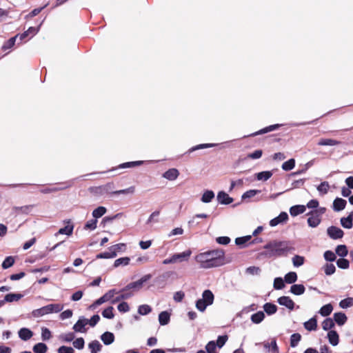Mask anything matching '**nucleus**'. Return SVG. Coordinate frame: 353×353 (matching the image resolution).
<instances>
[{
    "mask_svg": "<svg viewBox=\"0 0 353 353\" xmlns=\"http://www.w3.org/2000/svg\"><path fill=\"white\" fill-rule=\"evenodd\" d=\"M295 166V161L294 159H290L288 161L284 162L282 165V169L285 171H290L292 170Z\"/></svg>",
    "mask_w": 353,
    "mask_h": 353,
    "instance_id": "nucleus-48",
    "label": "nucleus"
},
{
    "mask_svg": "<svg viewBox=\"0 0 353 353\" xmlns=\"http://www.w3.org/2000/svg\"><path fill=\"white\" fill-rule=\"evenodd\" d=\"M101 339L105 345H109L114 342V335L112 332H105L101 336Z\"/></svg>",
    "mask_w": 353,
    "mask_h": 353,
    "instance_id": "nucleus-18",
    "label": "nucleus"
},
{
    "mask_svg": "<svg viewBox=\"0 0 353 353\" xmlns=\"http://www.w3.org/2000/svg\"><path fill=\"white\" fill-rule=\"evenodd\" d=\"M214 299V296L211 290H205L202 293V298L196 301V309L203 312L208 306L212 305Z\"/></svg>",
    "mask_w": 353,
    "mask_h": 353,
    "instance_id": "nucleus-3",
    "label": "nucleus"
},
{
    "mask_svg": "<svg viewBox=\"0 0 353 353\" xmlns=\"http://www.w3.org/2000/svg\"><path fill=\"white\" fill-rule=\"evenodd\" d=\"M228 336L227 335L219 336L216 343L219 348H221L227 342Z\"/></svg>",
    "mask_w": 353,
    "mask_h": 353,
    "instance_id": "nucleus-61",
    "label": "nucleus"
},
{
    "mask_svg": "<svg viewBox=\"0 0 353 353\" xmlns=\"http://www.w3.org/2000/svg\"><path fill=\"white\" fill-rule=\"evenodd\" d=\"M334 321L339 325H343L347 321V316L343 312H336L334 314Z\"/></svg>",
    "mask_w": 353,
    "mask_h": 353,
    "instance_id": "nucleus-23",
    "label": "nucleus"
},
{
    "mask_svg": "<svg viewBox=\"0 0 353 353\" xmlns=\"http://www.w3.org/2000/svg\"><path fill=\"white\" fill-rule=\"evenodd\" d=\"M284 281L285 283L292 284L297 281V274L294 272H290L287 273L284 276Z\"/></svg>",
    "mask_w": 353,
    "mask_h": 353,
    "instance_id": "nucleus-34",
    "label": "nucleus"
},
{
    "mask_svg": "<svg viewBox=\"0 0 353 353\" xmlns=\"http://www.w3.org/2000/svg\"><path fill=\"white\" fill-rule=\"evenodd\" d=\"M125 248V244L124 243H118L114 245H112L109 248V250L112 251V252H114V254H117L118 252L123 251Z\"/></svg>",
    "mask_w": 353,
    "mask_h": 353,
    "instance_id": "nucleus-58",
    "label": "nucleus"
},
{
    "mask_svg": "<svg viewBox=\"0 0 353 353\" xmlns=\"http://www.w3.org/2000/svg\"><path fill=\"white\" fill-rule=\"evenodd\" d=\"M32 350L34 353H46L48 347L43 343H39L33 346Z\"/></svg>",
    "mask_w": 353,
    "mask_h": 353,
    "instance_id": "nucleus-35",
    "label": "nucleus"
},
{
    "mask_svg": "<svg viewBox=\"0 0 353 353\" xmlns=\"http://www.w3.org/2000/svg\"><path fill=\"white\" fill-rule=\"evenodd\" d=\"M323 268L326 275H332L336 271V268L332 263H326Z\"/></svg>",
    "mask_w": 353,
    "mask_h": 353,
    "instance_id": "nucleus-57",
    "label": "nucleus"
},
{
    "mask_svg": "<svg viewBox=\"0 0 353 353\" xmlns=\"http://www.w3.org/2000/svg\"><path fill=\"white\" fill-rule=\"evenodd\" d=\"M292 261L294 267L299 268L304 264L305 258L300 255H294L292 259Z\"/></svg>",
    "mask_w": 353,
    "mask_h": 353,
    "instance_id": "nucleus-42",
    "label": "nucleus"
},
{
    "mask_svg": "<svg viewBox=\"0 0 353 353\" xmlns=\"http://www.w3.org/2000/svg\"><path fill=\"white\" fill-rule=\"evenodd\" d=\"M116 256L117 254H114V252H112V251L109 250L108 252L98 254L96 257L97 259H112Z\"/></svg>",
    "mask_w": 353,
    "mask_h": 353,
    "instance_id": "nucleus-52",
    "label": "nucleus"
},
{
    "mask_svg": "<svg viewBox=\"0 0 353 353\" xmlns=\"http://www.w3.org/2000/svg\"><path fill=\"white\" fill-rule=\"evenodd\" d=\"M332 310L333 307L332 304L328 303L321 307L319 310V314L323 316H327L332 313Z\"/></svg>",
    "mask_w": 353,
    "mask_h": 353,
    "instance_id": "nucleus-36",
    "label": "nucleus"
},
{
    "mask_svg": "<svg viewBox=\"0 0 353 353\" xmlns=\"http://www.w3.org/2000/svg\"><path fill=\"white\" fill-rule=\"evenodd\" d=\"M106 212V208L103 206H99L92 212V216L95 219L101 217Z\"/></svg>",
    "mask_w": 353,
    "mask_h": 353,
    "instance_id": "nucleus-45",
    "label": "nucleus"
},
{
    "mask_svg": "<svg viewBox=\"0 0 353 353\" xmlns=\"http://www.w3.org/2000/svg\"><path fill=\"white\" fill-rule=\"evenodd\" d=\"M329 188V183L327 181H324L322 182L319 185H318L317 190L321 194H325L327 193Z\"/></svg>",
    "mask_w": 353,
    "mask_h": 353,
    "instance_id": "nucleus-47",
    "label": "nucleus"
},
{
    "mask_svg": "<svg viewBox=\"0 0 353 353\" xmlns=\"http://www.w3.org/2000/svg\"><path fill=\"white\" fill-rule=\"evenodd\" d=\"M88 324V319L81 316L73 326V330L76 332L84 333L86 332L85 326Z\"/></svg>",
    "mask_w": 353,
    "mask_h": 353,
    "instance_id": "nucleus-8",
    "label": "nucleus"
},
{
    "mask_svg": "<svg viewBox=\"0 0 353 353\" xmlns=\"http://www.w3.org/2000/svg\"><path fill=\"white\" fill-rule=\"evenodd\" d=\"M327 338L329 340V342L331 345L333 346H335L338 345L339 343V334L337 332L334 330H330L327 333Z\"/></svg>",
    "mask_w": 353,
    "mask_h": 353,
    "instance_id": "nucleus-28",
    "label": "nucleus"
},
{
    "mask_svg": "<svg viewBox=\"0 0 353 353\" xmlns=\"http://www.w3.org/2000/svg\"><path fill=\"white\" fill-rule=\"evenodd\" d=\"M307 215L310 216L307 219V223L310 227L316 228L320 224L321 218L319 217V211H312Z\"/></svg>",
    "mask_w": 353,
    "mask_h": 353,
    "instance_id": "nucleus-6",
    "label": "nucleus"
},
{
    "mask_svg": "<svg viewBox=\"0 0 353 353\" xmlns=\"http://www.w3.org/2000/svg\"><path fill=\"white\" fill-rule=\"evenodd\" d=\"M304 327L308 331L316 330L317 328V321L316 317H312L307 321L305 322Z\"/></svg>",
    "mask_w": 353,
    "mask_h": 353,
    "instance_id": "nucleus-25",
    "label": "nucleus"
},
{
    "mask_svg": "<svg viewBox=\"0 0 353 353\" xmlns=\"http://www.w3.org/2000/svg\"><path fill=\"white\" fill-rule=\"evenodd\" d=\"M288 219V215L286 212H281L277 217L272 219L270 221V225L272 227H274L278 224L285 222Z\"/></svg>",
    "mask_w": 353,
    "mask_h": 353,
    "instance_id": "nucleus-15",
    "label": "nucleus"
},
{
    "mask_svg": "<svg viewBox=\"0 0 353 353\" xmlns=\"http://www.w3.org/2000/svg\"><path fill=\"white\" fill-rule=\"evenodd\" d=\"M74 226L72 225H68L62 228H60L59 231L55 234L57 236L59 234H66L70 236L72 234Z\"/></svg>",
    "mask_w": 353,
    "mask_h": 353,
    "instance_id": "nucleus-33",
    "label": "nucleus"
},
{
    "mask_svg": "<svg viewBox=\"0 0 353 353\" xmlns=\"http://www.w3.org/2000/svg\"><path fill=\"white\" fill-rule=\"evenodd\" d=\"M14 263V259L10 256H7L2 263V268L3 269H8L13 265Z\"/></svg>",
    "mask_w": 353,
    "mask_h": 353,
    "instance_id": "nucleus-51",
    "label": "nucleus"
},
{
    "mask_svg": "<svg viewBox=\"0 0 353 353\" xmlns=\"http://www.w3.org/2000/svg\"><path fill=\"white\" fill-rule=\"evenodd\" d=\"M336 265L339 268L347 269L349 268L350 263L348 260L341 258L337 260Z\"/></svg>",
    "mask_w": 353,
    "mask_h": 353,
    "instance_id": "nucleus-60",
    "label": "nucleus"
},
{
    "mask_svg": "<svg viewBox=\"0 0 353 353\" xmlns=\"http://www.w3.org/2000/svg\"><path fill=\"white\" fill-rule=\"evenodd\" d=\"M113 310H114V308L112 306H109L107 308H105L103 312H102V316L104 317V318H106V319H112L114 318V313H113Z\"/></svg>",
    "mask_w": 353,
    "mask_h": 353,
    "instance_id": "nucleus-50",
    "label": "nucleus"
},
{
    "mask_svg": "<svg viewBox=\"0 0 353 353\" xmlns=\"http://www.w3.org/2000/svg\"><path fill=\"white\" fill-rule=\"evenodd\" d=\"M179 175V172L176 168H170L166 172H165L163 174V177L169 180L174 181L177 179Z\"/></svg>",
    "mask_w": 353,
    "mask_h": 353,
    "instance_id": "nucleus-14",
    "label": "nucleus"
},
{
    "mask_svg": "<svg viewBox=\"0 0 353 353\" xmlns=\"http://www.w3.org/2000/svg\"><path fill=\"white\" fill-rule=\"evenodd\" d=\"M23 295L21 294L18 293H10L5 296V301L6 302H14L19 301Z\"/></svg>",
    "mask_w": 353,
    "mask_h": 353,
    "instance_id": "nucleus-40",
    "label": "nucleus"
},
{
    "mask_svg": "<svg viewBox=\"0 0 353 353\" xmlns=\"http://www.w3.org/2000/svg\"><path fill=\"white\" fill-rule=\"evenodd\" d=\"M135 192V187L130 186L126 189L116 190L112 192L113 194H134Z\"/></svg>",
    "mask_w": 353,
    "mask_h": 353,
    "instance_id": "nucleus-49",
    "label": "nucleus"
},
{
    "mask_svg": "<svg viewBox=\"0 0 353 353\" xmlns=\"http://www.w3.org/2000/svg\"><path fill=\"white\" fill-rule=\"evenodd\" d=\"M252 238L251 235H248L242 237H238L235 239V243L239 246H242L248 242Z\"/></svg>",
    "mask_w": 353,
    "mask_h": 353,
    "instance_id": "nucleus-55",
    "label": "nucleus"
},
{
    "mask_svg": "<svg viewBox=\"0 0 353 353\" xmlns=\"http://www.w3.org/2000/svg\"><path fill=\"white\" fill-rule=\"evenodd\" d=\"M34 205H28L21 207H14V210L16 212H21L22 214H29L34 208Z\"/></svg>",
    "mask_w": 353,
    "mask_h": 353,
    "instance_id": "nucleus-37",
    "label": "nucleus"
},
{
    "mask_svg": "<svg viewBox=\"0 0 353 353\" xmlns=\"http://www.w3.org/2000/svg\"><path fill=\"white\" fill-rule=\"evenodd\" d=\"M143 163V161L126 162V163L120 164L117 168H113L112 169L110 170L109 171H113V170H117V168H120V169L131 168L141 165Z\"/></svg>",
    "mask_w": 353,
    "mask_h": 353,
    "instance_id": "nucleus-13",
    "label": "nucleus"
},
{
    "mask_svg": "<svg viewBox=\"0 0 353 353\" xmlns=\"http://www.w3.org/2000/svg\"><path fill=\"white\" fill-rule=\"evenodd\" d=\"M151 278L152 275L150 274H145L138 281L128 284L125 288H123V291H129L130 290L139 291L143 288V284L149 281Z\"/></svg>",
    "mask_w": 353,
    "mask_h": 353,
    "instance_id": "nucleus-5",
    "label": "nucleus"
},
{
    "mask_svg": "<svg viewBox=\"0 0 353 353\" xmlns=\"http://www.w3.org/2000/svg\"><path fill=\"white\" fill-rule=\"evenodd\" d=\"M72 344L75 348L82 350L84 347L85 341L82 337H80L74 340Z\"/></svg>",
    "mask_w": 353,
    "mask_h": 353,
    "instance_id": "nucleus-63",
    "label": "nucleus"
},
{
    "mask_svg": "<svg viewBox=\"0 0 353 353\" xmlns=\"http://www.w3.org/2000/svg\"><path fill=\"white\" fill-rule=\"evenodd\" d=\"M130 257L125 256V257H121L119 259H117L114 261V268H117L119 266H126L130 263Z\"/></svg>",
    "mask_w": 353,
    "mask_h": 353,
    "instance_id": "nucleus-31",
    "label": "nucleus"
},
{
    "mask_svg": "<svg viewBox=\"0 0 353 353\" xmlns=\"http://www.w3.org/2000/svg\"><path fill=\"white\" fill-rule=\"evenodd\" d=\"M216 345L214 341H211L205 345V350L208 353H215Z\"/></svg>",
    "mask_w": 353,
    "mask_h": 353,
    "instance_id": "nucleus-59",
    "label": "nucleus"
},
{
    "mask_svg": "<svg viewBox=\"0 0 353 353\" xmlns=\"http://www.w3.org/2000/svg\"><path fill=\"white\" fill-rule=\"evenodd\" d=\"M114 188V185L113 183H108L103 185L97 188V189L99 191L100 193H107L110 194H113L112 192H114L113 190Z\"/></svg>",
    "mask_w": 353,
    "mask_h": 353,
    "instance_id": "nucleus-20",
    "label": "nucleus"
},
{
    "mask_svg": "<svg viewBox=\"0 0 353 353\" xmlns=\"http://www.w3.org/2000/svg\"><path fill=\"white\" fill-rule=\"evenodd\" d=\"M301 339V336L299 333H294L290 336V345L292 347H295L299 344Z\"/></svg>",
    "mask_w": 353,
    "mask_h": 353,
    "instance_id": "nucleus-46",
    "label": "nucleus"
},
{
    "mask_svg": "<svg viewBox=\"0 0 353 353\" xmlns=\"http://www.w3.org/2000/svg\"><path fill=\"white\" fill-rule=\"evenodd\" d=\"M336 254L339 256L345 257L347 255L348 251L345 245H339L336 248Z\"/></svg>",
    "mask_w": 353,
    "mask_h": 353,
    "instance_id": "nucleus-43",
    "label": "nucleus"
},
{
    "mask_svg": "<svg viewBox=\"0 0 353 353\" xmlns=\"http://www.w3.org/2000/svg\"><path fill=\"white\" fill-rule=\"evenodd\" d=\"M217 200L219 203L223 205H228L233 202V199L223 191H221L218 193Z\"/></svg>",
    "mask_w": 353,
    "mask_h": 353,
    "instance_id": "nucleus-12",
    "label": "nucleus"
},
{
    "mask_svg": "<svg viewBox=\"0 0 353 353\" xmlns=\"http://www.w3.org/2000/svg\"><path fill=\"white\" fill-rule=\"evenodd\" d=\"M18 36H19V34L8 39L7 41V42L6 43H4V45L3 46L2 49L6 50L7 49L12 48L14 45V43H15L16 39L18 37Z\"/></svg>",
    "mask_w": 353,
    "mask_h": 353,
    "instance_id": "nucleus-62",
    "label": "nucleus"
},
{
    "mask_svg": "<svg viewBox=\"0 0 353 353\" xmlns=\"http://www.w3.org/2000/svg\"><path fill=\"white\" fill-rule=\"evenodd\" d=\"M353 305V298H347L341 300L339 303V306L341 308H347Z\"/></svg>",
    "mask_w": 353,
    "mask_h": 353,
    "instance_id": "nucleus-53",
    "label": "nucleus"
},
{
    "mask_svg": "<svg viewBox=\"0 0 353 353\" xmlns=\"http://www.w3.org/2000/svg\"><path fill=\"white\" fill-rule=\"evenodd\" d=\"M217 145H218L217 143H202V144H199V145H196L195 146H193V147L190 148L186 152V154L193 152H194L196 150H198L212 148V147L216 146Z\"/></svg>",
    "mask_w": 353,
    "mask_h": 353,
    "instance_id": "nucleus-26",
    "label": "nucleus"
},
{
    "mask_svg": "<svg viewBox=\"0 0 353 353\" xmlns=\"http://www.w3.org/2000/svg\"><path fill=\"white\" fill-rule=\"evenodd\" d=\"M306 207L303 205H296L290 208V213L292 216H296L299 214L305 212Z\"/></svg>",
    "mask_w": 353,
    "mask_h": 353,
    "instance_id": "nucleus-21",
    "label": "nucleus"
},
{
    "mask_svg": "<svg viewBox=\"0 0 353 353\" xmlns=\"http://www.w3.org/2000/svg\"><path fill=\"white\" fill-rule=\"evenodd\" d=\"M272 176L271 171H263L256 174V179L259 181H267Z\"/></svg>",
    "mask_w": 353,
    "mask_h": 353,
    "instance_id": "nucleus-41",
    "label": "nucleus"
},
{
    "mask_svg": "<svg viewBox=\"0 0 353 353\" xmlns=\"http://www.w3.org/2000/svg\"><path fill=\"white\" fill-rule=\"evenodd\" d=\"M118 292L115 289L110 290L108 292H107L104 295H103L101 297L98 299L94 303V305H99L102 303L108 301L112 298L114 297L115 294H117Z\"/></svg>",
    "mask_w": 353,
    "mask_h": 353,
    "instance_id": "nucleus-9",
    "label": "nucleus"
},
{
    "mask_svg": "<svg viewBox=\"0 0 353 353\" xmlns=\"http://www.w3.org/2000/svg\"><path fill=\"white\" fill-rule=\"evenodd\" d=\"M341 224L344 228L350 229L352 228L353 212H352L347 217L341 219Z\"/></svg>",
    "mask_w": 353,
    "mask_h": 353,
    "instance_id": "nucleus-17",
    "label": "nucleus"
},
{
    "mask_svg": "<svg viewBox=\"0 0 353 353\" xmlns=\"http://www.w3.org/2000/svg\"><path fill=\"white\" fill-rule=\"evenodd\" d=\"M285 281L281 277H276L274 280V288L276 290H281L285 287Z\"/></svg>",
    "mask_w": 353,
    "mask_h": 353,
    "instance_id": "nucleus-54",
    "label": "nucleus"
},
{
    "mask_svg": "<svg viewBox=\"0 0 353 353\" xmlns=\"http://www.w3.org/2000/svg\"><path fill=\"white\" fill-rule=\"evenodd\" d=\"M63 309V305L62 304H49L41 308L34 310L32 314L34 317H40L46 314L59 312Z\"/></svg>",
    "mask_w": 353,
    "mask_h": 353,
    "instance_id": "nucleus-4",
    "label": "nucleus"
},
{
    "mask_svg": "<svg viewBox=\"0 0 353 353\" xmlns=\"http://www.w3.org/2000/svg\"><path fill=\"white\" fill-rule=\"evenodd\" d=\"M327 232L328 236L333 239H341L344 234L341 229L335 226L329 227L327 230Z\"/></svg>",
    "mask_w": 353,
    "mask_h": 353,
    "instance_id": "nucleus-7",
    "label": "nucleus"
},
{
    "mask_svg": "<svg viewBox=\"0 0 353 353\" xmlns=\"http://www.w3.org/2000/svg\"><path fill=\"white\" fill-rule=\"evenodd\" d=\"M305 288L302 284H294L290 288V292L295 295H301L305 292Z\"/></svg>",
    "mask_w": 353,
    "mask_h": 353,
    "instance_id": "nucleus-27",
    "label": "nucleus"
},
{
    "mask_svg": "<svg viewBox=\"0 0 353 353\" xmlns=\"http://www.w3.org/2000/svg\"><path fill=\"white\" fill-rule=\"evenodd\" d=\"M263 248L265 250L261 254L267 258L287 256L295 250L293 243L290 241H270Z\"/></svg>",
    "mask_w": 353,
    "mask_h": 353,
    "instance_id": "nucleus-1",
    "label": "nucleus"
},
{
    "mask_svg": "<svg viewBox=\"0 0 353 353\" xmlns=\"http://www.w3.org/2000/svg\"><path fill=\"white\" fill-rule=\"evenodd\" d=\"M196 260L203 268L219 267L225 263V252L222 249L207 251L199 254Z\"/></svg>",
    "mask_w": 353,
    "mask_h": 353,
    "instance_id": "nucleus-2",
    "label": "nucleus"
},
{
    "mask_svg": "<svg viewBox=\"0 0 353 353\" xmlns=\"http://www.w3.org/2000/svg\"><path fill=\"white\" fill-rule=\"evenodd\" d=\"M266 349H268L271 353H279V347L277 346L276 340H272L270 343H267L264 345Z\"/></svg>",
    "mask_w": 353,
    "mask_h": 353,
    "instance_id": "nucleus-39",
    "label": "nucleus"
},
{
    "mask_svg": "<svg viewBox=\"0 0 353 353\" xmlns=\"http://www.w3.org/2000/svg\"><path fill=\"white\" fill-rule=\"evenodd\" d=\"M264 318H265L264 312H262V311H259V312H258L256 313L253 314L251 316L250 319H251V321L254 323L259 324V323H260L261 322L263 321Z\"/></svg>",
    "mask_w": 353,
    "mask_h": 353,
    "instance_id": "nucleus-32",
    "label": "nucleus"
},
{
    "mask_svg": "<svg viewBox=\"0 0 353 353\" xmlns=\"http://www.w3.org/2000/svg\"><path fill=\"white\" fill-rule=\"evenodd\" d=\"M334 326V321L331 318L325 319L322 323V327L324 330H330Z\"/></svg>",
    "mask_w": 353,
    "mask_h": 353,
    "instance_id": "nucleus-44",
    "label": "nucleus"
},
{
    "mask_svg": "<svg viewBox=\"0 0 353 353\" xmlns=\"http://www.w3.org/2000/svg\"><path fill=\"white\" fill-rule=\"evenodd\" d=\"M263 310L268 315L274 314L277 311V306L271 303H266L263 305Z\"/></svg>",
    "mask_w": 353,
    "mask_h": 353,
    "instance_id": "nucleus-30",
    "label": "nucleus"
},
{
    "mask_svg": "<svg viewBox=\"0 0 353 353\" xmlns=\"http://www.w3.org/2000/svg\"><path fill=\"white\" fill-rule=\"evenodd\" d=\"M192 254L191 250H188L181 253H177L172 255L174 263H181L183 261H186L189 259L190 255Z\"/></svg>",
    "mask_w": 353,
    "mask_h": 353,
    "instance_id": "nucleus-11",
    "label": "nucleus"
},
{
    "mask_svg": "<svg viewBox=\"0 0 353 353\" xmlns=\"http://www.w3.org/2000/svg\"><path fill=\"white\" fill-rule=\"evenodd\" d=\"M57 353H74V350L71 347L62 345L58 348Z\"/></svg>",
    "mask_w": 353,
    "mask_h": 353,
    "instance_id": "nucleus-64",
    "label": "nucleus"
},
{
    "mask_svg": "<svg viewBox=\"0 0 353 353\" xmlns=\"http://www.w3.org/2000/svg\"><path fill=\"white\" fill-rule=\"evenodd\" d=\"M277 302L279 305L286 307L290 310H292L295 303L289 296H283L278 299Z\"/></svg>",
    "mask_w": 353,
    "mask_h": 353,
    "instance_id": "nucleus-10",
    "label": "nucleus"
},
{
    "mask_svg": "<svg viewBox=\"0 0 353 353\" xmlns=\"http://www.w3.org/2000/svg\"><path fill=\"white\" fill-rule=\"evenodd\" d=\"M18 334L19 338L23 341H28L33 336V332L30 329L26 327L20 329Z\"/></svg>",
    "mask_w": 353,
    "mask_h": 353,
    "instance_id": "nucleus-19",
    "label": "nucleus"
},
{
    "mask_svg": "<svg viewBox=\"0 0 353 353\" xmlns=\"http://www.w3.org/2000/svg\"><path fill=\"white\" fill-rule=\"evenodd\" d=\"M152 308L148 305H141L138 308V312L141 315H146L151 312Z\"/></svg>",
    "mask_w": 353,
    "mask_h": 353,
    "instance_id": "nucleus-56",
    "label": "nucleus"
},
{
    "mask_svg": "<svg viewBox=\"0 0 353 353\" xmlns=\"http://www.w3.org/2000/svg\"><path fill=\"white\" fill-rule=\"evenodd\" d=\"M170 320V314L167 311L161 312L159 314V321L161 325H168Z\"/></svg>",
    "mask_w": 353,
    "mask_h": 353,
    "instance_id": "nucleus-24",
    "label": "nucleus"
},
{
    "mask_svg": "<svg viewBox=\"0 0 353 353\" xmlns=\"http://www.w3.org/2000/svg\"><path fill=\"white\" fill-rule=\"evenodd\" d=\"M102 345L97 340H94L88 343V348L90 350V353H98L102 349Z\"/></svg>",
    "mask_w": 353,
    "mask_h": 353,
    "instance_id": "nucleus-22",
    "label": "nucleus"
},
{
    "mask_svg": "<svg viewBox=\"0 0 353 353\" xmlns=\"http://www.w3.org/2000/svg\"><path fill=\"white\" fill-rule=\"evenodd\" d=\"M347 202L341 198H336L333 202V209L336 212H339L345 209Z\"/></svg>",
    "mask_w": 353,
    "mask_h": 353,
    "instance_id": "nucleus-16",
    "label": "nucleus"
},
{
    "mask_svg": "<svg viewBox=\"0 0 353 353\" xmlns=\"http://www.w3.org/2000/svg\"><path fill=\"white\" fill-rule=\"evenodd\" d=\"M214 198V193L212 190H205L201 198V201L203 203H208L211 202Z\"/></svg>",
    "mask_w": 353,
    "mask_h": 353,
    "instance_id": "nucleus-29",
    "label": "nucleus"
},
{
    "mask_svg": "<svg viewBox=\"0 0 353 353\" xmlns=\"http://www.w3.org/2000/svg\"><path fill=\"white\" fill-rule=\"evenodd\" d=\"M339 143H340V141H336L333 139H322L318 143V144L319 145H330V146L336 145Z\"/></svg>",
    "mask_w": 353,
    "mask_h": 353,
    "instance_id": "nucleus-38",
    "label": "nucleus"
}]
</instances>
